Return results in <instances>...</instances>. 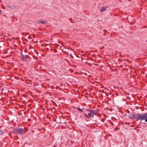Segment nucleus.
<instances>
[{"label": "nucleus", "mask_w": 147, "mask_h": 147, "mask_svg": "<svg viewBox=\"0 0 147 147\" xmlns=\"http://www.w3.org/2000/svg\"><path fill=\"white\" fill-rule=\"evenodd\" d=\"M128 117L129 119H136L138 120L143 121L144 120L145 122H147V113H144L142 114H129Z\"/></svg>", "instance_id": "nucleus-1"}, {"label": "nucleus", "mask_w": 147, "mask_h": 147, "mask_svg": "<svg viewBox=\"0 0 147 147\" xmlns=\"http://www.w3.org/2000/svg\"><path fill=\"white\" fill-rule=\"evenodd\" d=\"M54 147H55V146Z\"/></svg>", "instance_id": "nucleus-12"}, {"label": "nucleus", "mask_w": 147, "mask_h": 147, "mask_svg": "<svg viewBox=\"0 0 147 147\" xmlns=\"http://www.w3.org/2000/svg\"><path fill=\"white\" fill-rule=\"evenodd\" d=\"M1 10H0V13H1Z\"/></svg>", "instance_id": "nucleus-11"}, {"label": "nucleus", "mask_w": 147, "mask_h": 147, "mask_svg": "<svg viewBox=\"0 0 147 147\" xmlns=\"http://www.w3.org/2000/svg\"><path fill=\"white\" fill-rule=\"evenodd\" d=\"M22 58H23V59H24V56L23 55V54H22Z\"/></svg>", "instance_id": "nucleus-10"}, {"label": "nucleus", "mask_w": 147, "mask_h": 147, "mask_svg": "<svg viewBox=\"0 0 147 147\" xmlns=\"http://www.w3.org/2000/svg\"><path fill=\"white\" fill-rule=\"evenodd\" d=\"M46 23V22L45 21H41V20L39 21L38 22V23H42L43 24H45Z\"/></svg>", "instance_id": "nucleus-5"}, {"label": "nucleus", "mask_w": 147, "mask_h": 147, "mask_svg": "<svg viewBox=\"0 0 147 147\" xmlns=\"http://www.w3.org/2000/svg\"><path fill=\"white\" fill-rule=\"evenodd\" d=\"M88 116V115L87 114H86L85 115V116H86L88 118H89V117Z\"/></svg>", "instance_id": "nucleus-9"}, {"label": "nucleus", "mask_w": 147, "mask_h": 147, "mask_svg": "<svg viewBox=\"0 0 147 147\" xmlns=\"http://www.w3.org/2000/svg\"><path fill=\"white\" fill-rule=\"evenodd\" d=\"M4 133V132L3 131H2V130H0V134H2Z\"/></svg>", "instance_id": "nucleus-8"}, {"label": "nucleus", "mask_w": 147, "mask_h": 147, "mask_svg": "<svg viewBox=\"0 0 147 147\" xmlns=\"http://www.w3.org/2000/svg\"><path fill=\"white\" fill-rule=\"evenodd\" d=\"M96 113L97 112L96 110H95L90 113H89L88 114V115H89V116L93 117L94 115H95Z\"/></svg>", "instance_id": "nucleus-3"}, {"label": "nucleus", "mask_w": 147, "mask_h": 147, "mask_svg": "<svg viewBox=\"0 0 147 147\" xmlns=\"http://www.w3.org/2000/svg\"><path fill=\"white\" fill-rule=\"evenodd\" d=\"M94 110H91V109H88L87 111H88L90 113L94 111Z\"/></svg>", "instance_id": "nucleus-7"}, {"label": "nucleus", "mask_w": 147, "mask_h": 147, "mask_svg": "<svg viewBox=\"0 0 147 147\" xmlns=\"http://www.w3.org/2000/svg\"><path fill=\"white\" fill-rule=\"evenodd\" d=\"M76 108L78 110L80 111V112H82V110L81 109L79 108V107H78Z\"/></svg>", "instance_id": "nucleus-6"}, {"label": "nucleus", "mask_w": 147, "mask_h": 147, "mask_svg": "<svg viewBox=\"0 0 147 147\" xmlns=\"http://www.w3.org/2000/svg\"><path fill=\"white\" fill-rule=\"evenodd\" d=\"M107 7L105 6H104L101 8V11H103L105 10Z\"/></svg>", "instance_id": "nucleus-4"}, {"label": "nucleus", "mask_w": 147, "mask_h": 147, "mask_svg": "<svg viewBox=\"0 0 147 147\" xmlns=\"http://www.w3.org/2000/svg\"><path fill=\"white\" fill-rule=\"evenodd\" d=\"M15 130L18 133L20 134H23L24 133V129L22 128H16V129Z\"/></svg>", "instance_id": "nucleus-2"}]
</instances>
